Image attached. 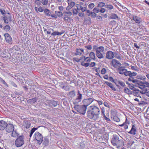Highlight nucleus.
Here are the masks:
<instances>
[{
    "mask_svg": "<svg viewBox=\"0 0 149 149\" xmlns=\"http://www.w3.org/2000/svg\"><path fill=\"white\" fill-rule=\"evenodd\" d=\"M87 111V116L90 119H93L95 121L100 118V114L99 108L95 105H92L89 107Z\"/></svg>",
    "mask_w": 149,
    "mask_h": 149,
    "instance_id": "obj_1",
    "label": "nucleus"
},
{
    "mask_svg": "<svg viewBox=\"0 0 149 149\" xmlns=\"http://www.w3.org/2000/svg\"><path fill=\"white\" fill-rule=\"evenodd\" d=\"M73 60L77 62H80L81 65L85 68H86L89 66L91 59L89 57H86L82 56L79 58L74 57L73 58Z\"/></svg>",
    "mask_w": 149,
    "mask_h": 149,
    "instance_id": "obj_2",
    "label": "nucleus"
},
{
    "mask_svg": "<svg viewBox=\"0 0 149 149\" xmlns=\"http://www.w3.org/2000/svg\"><path fill=\"white\" fill-rule=\"evenodd\" d=\"M93 49L96 51V54L97 57L100 59L104 58L103 53L104 50V48L103 46L97 47L96 45L93 46Z\"/></svg>",
    "mask_w": 149,
    "mask_h": 149,
    "instance_id": "obj_3",
    "label": "nucleus"
},
{
    "mask_svg": "<svg viewBox=\"0 0 149 149\" xmlns=\"http://www.w3.org/2000/svg\"><path fill=\"white\" fill-rule=\"evenodd\" d=\"M24 137L21 136H19L15 140V145L17 147L22 146L24 144Z\"/></svg>",
    "mask_w": 149,
    "mask_h": 149,
    "instance_id": "obj_4",
    "label": "nucleus"
},
{
    "mask_svg": "<svg viewBox=\"0 0 149 149\" xmlns=\"http://www.w3.org/2000/svg\"><path fill=\"white\" fill-rule=\"evenodd\" d=\"M74 108L78 112L83 115H84L87 109L86 107H84L83 105L75 106L74 107Z\"/></svg>",
    "mask_w": 149,
    "mask_h": 149,
    "instance_id": "obj_5",
    "label": "nucleus"
},
{
    "mask_svg": "<svg viewBox=\"0 0 149 149\" xmlns=\"http://www.w3.org/2000/svg\"><path fill=\"white\" fill-rule=\"evenodd\" d=\"M36 139L38 141V143L40 145L43 141V137L41 134L38 132H36L34 134Z\"/></svg>",
    "mask_w": 149,
    "mask_h": 149,
    "instance_id": "obj_6",
    "label": "nucleus"
},
{
    "mask_svg": "<svg viewBox=\"0 0 149 149\" xmlns=\"http://www.w3.org/2000/svg\"><path fill=\"white\" fill-rule=\"evenodd\" d=\"M94 101V99L89 98L87 99H85L83 100V106L87 107L91 104Z\"/></svg>",
    "mask_w": 149,
    "mask_h": 149,
    "instance_id": "obj_7",
    "label": "nucleus"
},
{
    "mask_svg": "<svg viewBox=\"0 0 149 149\" xmlns=\"http://www.w3.org/2000/svg\"><path fill=\"white\" fill-rule=\"evenodd\" d=\"M111 65L112 66L115 68H116L120 66L121 64L117 60L113 59L110 63Z\"/></svg>",
    "mask_w": 149,
    "mask_h": 149,
    "instance_id": "obj_8",
    "label": "nucleus"
},
{
    "mask_svg": "<svg viewBox=\"0 0 149 149\" xmlns=\"http://www.w3.org/2000/svg\"><path fill=\"white\" fill-rule=\"evenodd\" d=\"M5 40L6 42L9 44H11L13 42L11 36L7 33L4 34Z\"/></svg>",
    "mask_w": 149,
    "mask_h": 149,
    "instance_id": "obj_9",
    "label": "nucleus"
},
{
    "mask_svg": "<svg viewBox=\"0 0 149 149\" xmlns=\"http://www.w3.org/2000/svg\"><path fill=\"white\" fill-rule=\"evenodd\" d=\"M74 55L76 56L81 55H82L83 56L85 54L84 49L82 48H77L74 53Z\"/></svg>",
    "mask_w": 149,
    "mask_h": 149,
    "instance_id": "obj_10",
    "label": "nucleus"
},
{
    "mask_svg": "<svg viewBox=\"0 0 149 149\" xmlns=\"http://www.w3.org/2000/svg\"><path fill=\"white\" fill-rule=\"evenodd\" d=\"M129 124L130 121L128 120L126 116L125 122L122 124L118 125V126L121 127L124 126V128L126 130L128 128V125Z\"/></svg>",
    "mask_w": 149,
    "mask_h": 149,
    "instance_id": "obj_11",
    "label": "nucleus"
},
{
    "mask_svg": "<svg viewBox=\"0 0 149 149\" xmlns=\"http://www.w3.org/2000/svg\"><path fill=\"white\" fill-rule=\"evenodd\" d=\"M67 2L68 4V6L66 8L67 10H70L75 5V2L72 1V0H68Z\"/></svg>",
    "mask_w": 149,
    "mask_h": 149,
    "instance_id": "obj_12",
    "label": "nucleus"
},
{
    "mask_svg": "<svg viewBox=\"0 0 149 149\" xmlns=\"http://www.w3.org/2000/svg\"><path fill=\"white\" fill-rule=\"evenodd\" d=\"M6 131L8 132H12L14 130V126L12 124H7L6 128Z\"/></svg>",
    "mask_w": 149,
    "mask_h": 149,
    "instance_id": "obj_13",
    "label": "nucleus"
},
{
    "mask_svg": "<svg viewBox=\"0 0 149 149\" xmlns=\"http://www.w3.org/2000/svg\"><path fill=\"white\" fill-rule=\"evenodd\" d=\"M82 98V95L80 93L79 91H78V94H77V97L75 99L74 103L77 104L79 102H80Z\"/></svg>",
    "mask_w": 149,
    "mask_h": 149,
    "instance_id": "obj_14",
    "label": "nucleus"
},
{
    "mask_svg": "<svg viewBox=\"0 0 149 149\" xmlns=\"http://www.w3.org/2000/svg\"><path fill=\"white\" fill-rule=\"evenodd\" d=\"M114 52L111 51H108L106 54V58L109 59L113 58L114 57Z\"/></svg>",
    "mask_w": 149,
    "mask_h": 149,
    "instance_id": "obj_15",
    "label": "nucleus"
},
{
    "mask_svg": "<svg viewBox=\"0 0 149 149\" xmlns=\"http://www.w3.org/2000/svg\"><path fill=\"white\" fill-rule=\"evenodd\" d=\"M46 103H47V105H49L50 107L53 106L55 107L57 104V102L53 100H47L46 102Z\"/></svg>",
    "mask_w": 149,
    "mask_h": 149,
    "instance_id": "obj_16",
    "label": "nucleus"
},
{
    "mask_svg": "<svg viewBox=\"0 0 149 149\" xmlns=\"http://www.w3.org/2000/svg\"><path fill=\"white\" fill-rule=\"evenodd\" d=\"M7 124V123L3 120L0 121V130H3L6 128Z\"/></svg>",
    "mask_w": 149,
    "mask_h": 149,
    "instance_id": "obj_17",
    "label": "nucleus"
},
{
    "mask_svg": "<svg viewBox=\"0 0 149 149\" xmlns=\"http://www.w3.org/2000/svg\"><path fill=\"white\" fill-rule=\"evenodd\" d=\"M119 137L117 135H113V137L111 141V142L112 145L114 146H116V144L118 140Z\"/></svg>",
    "mask_w": 149,
    "mask_h": 149,
    "instance_id": "obj_18",
    "label": "nucleus"
},
{
    "mask_svg": "<svg viewBox=\"0 0 149 149\" xmlns=\"http://www.w3.org/2000/svg\"><path fill=\"white\" fill-rule=\"evenodd\" d=\"M136 127L135 125H132L131 130L128 133L132 135H135L136 134Z\"/></svg>",
    "mask_w": 149,
    "mask_h": 149,
    "instance_id": "obj_19",
    "label": "nucleus"
},
{
    "mask_svg": "<svg viewBox=\"0 0 149 149\" xmlns=\"http://www.w3.org/2000/svg\"><path fill=\"white\" fill-rule=\"evenodd\" d=\"M124 144V142L123 140H118L116 146L117 148H119L120 147H123Z\"/></svg>",
    "mask_w": 149,
    "mask_h": 149,
    "instance_id": "obj_20",
    "label": "nucleus"
},
{
    "mask_svg": "<svg viewBox=\"0 0 149 149\" xmlns=\"http://www.w3.org/2000/svg\"><path fill=\"white\" fill-rule=\"evenodd\" d=\"M34 9L35 11L37 13H38V12H42L44 10V9L41 6H39L38 8L37 7H36V5H35Z\"/></svg>",
    "mask_w": 149,
    "mask_h": 149,
    "instance_id": "obj_21",
    "label": "nucleus"
},
{
    "mask_svg": "<svg viewBox=\"0 0 149 149\" xmlns=\"http://www.w3.org/2000/svg\"><path fill=\"white\" fill-rule=\"evenodd\" d=\"M126 69H125V68L122 66H120L118 68V70L119 74H124Z\"/></svg>",
    "mask_w": 149,
    "mask_h": 149,
    "instance_id": "obj_22",
    "label": "nucleus"
},
{
    "mask_svg": "<svg viewBox=\"0 0 149 149\" xmlns=\"http://www.w3.org/2000/svg\"><path fill=\"white\" fill-rule=\"evenodd\" d=\"M133 19L136 23L139 24L141 22V18L137 16H133Z\"/></svg>",
    "mask_w": 149,
    "mask_h": 149,
    "instance_id": "obj_23",
    "label": "nucleus"
},
{
    "mask_svg": "<svg viewBox=\"0 0 149 149\" xmlns=\"http://www.w3.org/2000/svg\"><path fill=\"white\" fill-rule=\"evenodd\" d=\"M30 125V122L27 121H24L23 123V126L26 129H28L29 128Z\"/></svg>",
    "mask_w": 149,
    "mask_h": 149,
    "instance_id": "obj_24",
    "label": "nucleus"
},
{
    "mask_svg": "<svg viewBox=\"0 0 149 149\" xmlns=\"http://www.w3.org/2000/svg\"><path fill=\"white\" fill-rule=\"evenodd\" d=\"M131 149H139V146L136 143H135L134 141H133L131 145Z\"/></svg>",
    "mask_w": 149,
    "mask_h": 149,
    "instance_id": "obj_25",
    "label": "nucleus"
},
{
    "mask_svg": "<svg viewBox=\"0 0 149 149\" xmlns=\"http://www.w3.org/2000/svg\"><path fill=\"white\" fill-rule=\"evenodd\" d=\"M105 83L106 84L107 86L109 87L113 90L115 91H116V89L114 87L113 85L111 83L108 81H105Z\"/></svg>",
    "mask_w": 149,
    "mask_h": 149,
    "instance_id": "obj_26",
    "label": "nucleus"
},
{
    "mask_svg": "<svg viewBox=\"0 0 149 149\" xmlns=\"http://www.w3.org/2000/svg\"><path fill=\"white\" fill-rule=\"evenodd\" d=\"M132 93L134 96L137 97L140 96L139 91V90L136 89L134 90L132 92Z\"/></svg>",
    "mask_w": 149,
    "mask_h": 149,
    "instance_id": "obj_27",
    "label": "nucleus"
},
{
    "mask_svg": "<svg viewBox=\"0 0 149 149\" xmlns=\"http://www.w3.org/2000/svg\"><path fill=\"white\" fill-rule=\"evenodd\" d=\"M44 13L45 15L47 17H49L51 15V11L49 10L47 8L44 9Z\"/></svg>",
    "mask_w": 149,
    "mask_h": 149,
    "instance_id": "obj_28",
    "label": "nucleus"
},
{
    "mask_svg": "<svg viewBox=\"0 0 149 149\" xmlns=\"http://www.w3.org/2000/svg\"><path fill=\"white\" fill-rule=\"evenodd\" d=\"M89 58L94 61L96 60L95 55L94 52H90L89 54Z\"/></svg>",
    "mask_w": 149,
    "mask_h": 149,
    "instance_id": "obj_29",
    "label": "nucleus"
},
{
    "mask_svg": "<svg viewBox=\"0 0 149 149\" xmlns=\"http://www.w3.org/2000/svg\"><path fill=\"white\" fill-rule=\"evenodd\" d=\"M124 91L125 93L128 95L132 94V91H131L127 87L125 88Z\"/></svg>",
    "mask_w": 149,
    "mask_h": 149,
    "instance_id": "obj_30",
    "label": "nucleus"
},
{
    "mask_svg": "<svg viewBox=\"0 0 149 149\" xmlns=\"http://www.w3.org/2000/svg\"><path fill=\"white\" fill-rule=\"evenodd\" d=\"M114 56L116 58L118 59L121 60L122 59L121 55L120 54L114 52Z\"/></svg>",
    "mask_w": 149,
    "mask_h": 149,
    "instance_id": "obj_31",
    "label": "nucleus"
},
{
    "mask_svg": "<svg viewBox=\"0 0 149 149\" xmlns=\"http://www.w3.org/2000/svg\"><path fill=\"white\" fill-rule=\"evenodd\" d=\"M11 134V136L13 137H16L19 136V134L17 133L16 131H13Z\"/></svg>",
    "mask_w": 149,
    "mask_h": 149,
    "instance_id": "obj_32",
    "label": "nucleus"
},
{
    "mask_svg": "<svg viewBox=\"0 0 149 149\" xmlns=\"http://www.w3.org/2000/svg\"><path fill=\"white\" fill-rule=\"evenodd\" d=\"M116 85V86H118V85H119L120 86H122L123 87H124L125 86V84L124 82H123L120 81H117L116 83H115Z\"/></svg>",
    "mask_w": 149,
    "mask_h": 149,
    "instance_id": "obj_33",
    "label": "nucleus"
},
{
    "mask_svg": "<svg viewBox=\"0 0 149 149\" xmlns=\"http://www.w3.org/2000/svg\"><path fill=\"white\" fill-rule=\"evenodd\" d=\"M63 33L59 32L58 31H54L51 34L52 36H59L62 35Z\"/></svg>",
    "mask_w": 149,
    "mask_h": 149,
    "instance_id": "obj_34",
    "label": "nucleus"
},
{
    "mask_svg": "<svg viewBox=\"0 0 149 149\" xmlns=\"http://www.w3.org/2000/svg\"><path fill=\"white\" fill-rule=\"evenodd\" d=\"M37 100V98L35 97L31 99H29L28 100V102H30L31 104L34 103Z\"/></svg>",
    "mask_w": 149,
    "mask_h": 149,
    "instance_id": "obj_35",
    "label": "nucleus"
},
{
    "mask_svg": "<svg viewBox=\"0 0 149 149\" xmlns=\"http://www.w3.org/2000/svg\"><path fill=\"white\" fill-rule=\"evenodd\" d=\"M118 18V16L115 14H112L110 16V18L112 19H116Z\"/></svg>",
    "mask_w": 149,
    "mask_h": 149,
    "instance_id": "obj_36",
    "label": "nucleus"
},
{
    "mask_svg": "<svg viewBox=\"0 0 149 149\" xmlns=\"http://www.w3.org/2000/svg\"><path fill=\"white\" fill-rule=\"evenodd\" d=\"M33 2L35 3L38 6H40L41 5V1L39 0H34Z\"/></svg>",
    "mask_w": 149,
    "mask_h": 149,
    "instance_id": "obj_37",
    "label": "nucleus"
},
{
    "mask_svg": "<svg viewBox=\"0 0 149 149\" xmlns=\"http://www.w3.org/2000/svg\"><path fill=\"white\" fill-rule=\"evenodd\" d=\"M105 7L109 10H111L113 8V6L110 4H106L105 5Z\"/></svg>",
    "mask_w": 149,
    "mask_h": 149,
    "instance_id": "obj_38",
    "label": "nucleus"
},
{
    "mask_svg": "<svg viewBox=\"0 0 149 149\" xmlns=\"http://www.w3.org/2000/svg\"><path fill=\"white\" fill-rule=\"evenodd\" d=\"M55 13L57 17H61L63 15L61 11H55Z\"/></svg>",
    "mask_w": 149,
    "mask_h": 149,
    "instance_id": "obj_39",
    "label": "nucleus"
},
{
    "mask_svg": "<svg viewBox=\"0 0 149 149\" xmlns=\"http://www.w3.org/2000/svg\"><path fill=\"white\" fill-rule=\"evenodd\" d=\"M48 2V0H41V3L44 5H47Z\"/></svg>",
    "mask_w": 149,
    "mask_h": 149,
    "instance_id": "obj_40",
    "label": "nucleus"
},
{
    "mask_svg": "<svg viewBox=\"0 0 149 149\" xmlns=\"http://www.w3.org/2000/svg\"><path fill=\"white\" fill-rule=\"evenodd\" d=\"M3 28L4 30L6 31H8L10 29V27L9 25H7L4 27Z\"/></svg>",
    "mask_w": 149,
    "mask_h": 149,
    "instance_id": "obj_41",
    "label": "nucleus"
},
{
    "mask_svg": "<svg viewBox=\"0 0 149 149\" xmlns=\"http://www.w3.org/2000/svg\"><path fill=\"white\" fill-rule=\"evenodd\" d=\"M78 10L77 9H74L73 10V14L74 15H76L78 13Z\"/></svg>",
    "mask_w": 149,
    "mask_h": 149,
    "instance_id": "obj_42",
    "label": "nucleus"
},
{
    "mask_svg": "<svg viewBox=\"0 0 149 149\" xmlns=\"http://www.w3.org/2000/svg\"><path fill=\"white\" fill-rule=\"evenodd\" d=\"M3 20L5 23L8 24L9 22L8 18L7 17H4L3 18Z\"/></svg>",
    "mask_w": 149,
    "mask_h": 149,
    "instance_id": "obj_43",
    "label": "nucleus"
},
{
    "mask_svg": "<svg viewBox=\"0 0 149 149\" xmlns=\"http://www.w3.org/2000/svg\"><path fill=\"white\" fill-rule=\"evenodd\" d=\"M105 3L104 2H100L98 5V7H102L104 6H105Z\"/></svg>",
    "mask_w": 149,
    "mask_h": 149,
    "instance_id": "obj_44",
    "label": "nucleus"
},
{
    "mask_svg": "<svg viewBox=\"0 0 149 149\" xmlns=\"http://www.w3.org/2000/svg\"><path fill=\"white\" fill-rule=\"evenodd\" d=\"M95 6V5L94 3H90L88 6V8L90 9H93Z\"/></svg>",
    "mask_w": 149,
    "mask_h": 149,
    "instance_id": "obj_45",
    "label": "nucleus"
},
{
    "mask_svg": "<svg viewBox=\"0 0 149 149\" xmlns=\"http://www.w3.org/2000/svg\"><path fill=\"white\" fill-rule=\"evenodd\" d=\"M69 95L71 97H74L75 95V92L74 91H71L69 93Z\"/></svg>",
    "mask_w": 149,
    "mask_h": 149,
    "instance_id": "obj_46",
    "label": "nucleus"
},
{
    "mask_svg": "<svg viewBox=\"0 0 149 149\" xmlns=\"http://www.w3.org/2000/svg\"><path fill=\"white\" fill-rule=\"evenodd\" d=\"M105 120L107 122H108L110 121V119L109 118V116H108V117L106 116L105 115H104L103 116Z\"/></svg>",
    "mask_w": 149,
    "mask_h": 149,
    "instance_id": "obj_47",
    "label": "nucleus"
},
{
    "mask_svg": "<svg viewBox=\"0 0 149 149\" xmlns=\"http://www.w3.org/2000/svg\"><path fill=\"white\" fill-rule=\"evenodd\" d=\"M131 73V71H127V70H126V71H125V72L124 73V74L125 76H130V74Z\"/></svg>",
    "mask_w": 149,
    "mask_h": 149,
    "instance_id": "obj_48",
    "label": "nucleus"
},
{
    "mask_svg": "<svg viewBox=\"0 0 149 149\" xmlns=\"http://www.w3.org/2000/svg\"><path fill=\"white\" fill-rule=\"evenodd\" d=\"M141 83V85H139V86H138L141 89H143L145 88V86H144L143 83H142V82H140Z\"/></svg>",
    "mask_w": 149,
    "mask_h": 149,
    "instance_id": "obj_49",
    "label": "nucleus"
},
{
    "mask_svg": "<svg viewBox=\"0 0 149 149\" xmlns=\"http://www.w3.org/2000/svg\"><path fill=\"white\" fill-rule=\"evenodd\" d=\"M113 120L116 122H119L120 121V119L117 116H115L113 118Z\"/></svg>",
    "mask_w": 149,
    "mask_h": 149,
    "instance_id": "obj_50",
    "label": "nucleus"
},
{
    "mask_svg": "<svg viewBox=\"0 0 149 149\" xmlns=\"http://www.w3.org/2000/svg\"><path fill=\"white\" fill-rule=\"evenodd\" d=\"M91 15L90 16L93 18H95L96 16V14H95V13L94 12H91Z\"/></svg>",
    "mask_w": 149,
    "mask_h": 149,
    "instance_id": "obj_51",
    "label": "nucleus"
},
{
    "mask_svg": "<svg viewBox=\"0 0 149 149\" xmlns=\"http://www.w3.org/2000/svg\"><path fill=\"white\" fill-rule=\"evenodd\" d=\"M101 113L102 114V115H104L105 114V108L104 107H102L101 108Z\"/></svg>",
    "mask_w": 149,
    "mask_h": 149,
    "instance_id": "obj_52",
    "label": "nucleus"
},
{
    "mask_svg": "<svg viewBox=\"0 0 149 149\" xmlns=\"http://www.w3.org/2000/svg\"><path fill=\"white\" fill-rule=\"evenodd\" d=\"M82 12H84L85 11H86L87 10H86V8L84 6V7H81V8H80V10Z\"/></svg>",
    "mask_w": 149,
    "mask_h": 149,
    "instance_id": "obj_53",
    "label": "nucleus"
},
{
    "mask_svg": "<svg viewBox=\"0 0 149 149\" xmlns=\"http://www.w3.org/2000/svg\"><path fill=\"white\" fill-rule=\"evenodd\" d=\"M143 83L144 86H145V87H149V83L146 81H145Z\"/></svg>",
    "mask_w": 149,
    "mask_h": 149,
    "instance_id": "obj_54",
    "label": "nucleus"
},
{
    "mask_svg": "<svg viewBox=\"0 0 149 149\" xmlns=\"http://www.w3.org/2000/svg\"><path fill=\"white\" fill-rule=\"evenodd\" d=\"M95 65V62H92L91 63H89V65L90 67L91 68L93 67Z\"/></svg>",
    "mask_w": 149,
    "mask_h": 149,
    "instance_id": "obj_55",
    "label": "nucleus"
},
{
    "mask_svg": "<svg viewBox=\"0 0 149 149\" xmlns=\"http://www.w3.org/2000/svg\"><path fill=\"white\" fill-rule=\"evenodd\" d=\"M106 72V70L105 68L102 69L101 71V73L103 74H104Z\"/></svg>",
    "mask_w": 149,
    "mask_h": 149,
    "instance_id": "obj_56",
    "label": "nucleus"
},
{
    "mask_svg": "<svg viewBox=\"0 0 149 149\" xmlns=\"http://www.w3.org/2000/svg\"><path fill=\"white\" fill-rule=\"evenodd\" d=\"M96 19L97 21H101L102 20V18L101 16L98 15L96 17Z\"/></svg>",
    "mask_w": 149,
    "mask_h": 149,
    "instance_id": "obj_57",
    "label": "nucleus"
},
{
    "mask_svg": "<svg viewBox=\"0 0 149 149\" xmlns=\"http://www.w3.org/2000/svg\"><path fill=\"white\" fill-rule=\"evenodd\" d=\"M0 11L2 15H4L5 14V11L3 8L0 9Z\"/></svg>",
    "mask_w": 149,
    "mask_h": 149,
    "instance_id": "obj_58",
    "label": "nucleus"
},
{
    "mask_svg": "<svg viewBox=\"0 0 149 149\" xmlns=\"http://www.w3.org/2000/svg\"><path fill=\"white\" fill-rule=\"evenodd\" d=\"M137 74L135 72H133L132 73L131 72V73L130 74V77H132V76H136Z\"/></svg>",
    "mask_w": 149,
    "mask_h": 149,
    "instance_id": "obj_59",
    "label": "nucleus"
},
{
    "mask_svg": "<svg viewBox=\"0 0 149 149\" xmlns=\"http://www.w3.org/2000/svg\"><path fill=\"white\" fill-rule=\"evenodd\" d=\"M103 104H104V105L105 107H107L108 108H109L110 106L107 102H104L103 103Z\"/></svg>",
    "mask_w": 149,
    "mask_h": 149,
    "instance_id": "obj_60",
    "label": "nucleus"
},
{
    "mask_svg": "<svg viewBox=\"0 0 149 149\" xmlns=\"http://www.w3.org/2000/svg\"><path fill=\"white\" fill-rule=\"evenodd\" d=\"M91 12L90 10H87L86 11V14L88 16H89L91 15Z\"/></svg>",
    "mask_w": 149,
    "mask_h": 149,
    "instance_id": "obj_61",
    "label": "nucleus"
},
{
    "mask_svg": "<svg viewBox=\"0 0 149 149\" xmlns=\"http://www.w3.org/2000/svg\"><path fill=\"white\" fill-rule=\"evenodd\" d=\"M93 10L94 11V12H95V14L98 13L99 12V10L98 9L96 8H94Z\"/></svg>",
    "mask_w": 149,
    "mask_h": 149,
    "instance_id": "obj_62",
    "label": "nucleus"
},
{
    "mask_svg": "<svg viewBox=\"0 0 149 149\" xmlns=\"http://www.w3.org/2000/svg\"><path fill=\"white\" fill-rule=\"evenodd\" d=\"M76 6L77 7V9L79 10H80V8L82 6L80 4H77L76 5Z\"/></svg>",
    "mask_w": 149,
    "mask_h": 149,
    "instance_id": "obj_63",
    "label": "nucleus"
},
{
    "mask_svg": "<svg viewBox=\"0 0 149 149\" xmlns=\"http://www.w3.org/2000/svg\"><path fill=\"white\" fill-rule=\"evenodd\" d=\"M143 93L145 94L146 95L149 97V91H147V90H146L145 93Z\"/></svg>",
    "mask_w": 149,
    "mask_h": 149,
    "instance_id": "obj_64",
    "label": "nucleus"
}]
</instances>
